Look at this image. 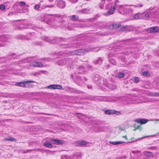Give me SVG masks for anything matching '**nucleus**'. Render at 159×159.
Returning <instances> with one entry per match:
<instances>
[{"label":"nucleus","mask_w":159,"mask_h":159,"mask_svg":"<svg viewBox=\"0 0 159 159\" xmlns=\"http://www.w3.org/2000/svg\"><path fill=\"white\" fill-rule=\"evenodd\" d=\"M41 39L45 41L51 43H57L58 41L60 40L61 42L66 40V39L64 38H55L53 39L52 38H50L46 36L42 37Z\"/></svg>","instance_id":"f257e3e1"},{"label":"nucleus","mask_w":159,"mask_h":159,"mask_svg":"<svg viewBox=\"0 0 159 159\" xmlns=\"http://www.w3.org/2000/svg\"><path fill=\"white\" fill-rule=\"evenodd\" d=\"M43 145L46 146L47 147L49 148H52L53 147L52 144L48 142H46L44 143H43Z\"/></svg>","instance_id":"7c9ffc66"},{"label":"nucleus","mask_w":159,"mask_h":159,"mask_svg":"<svg viewBox=\"0 0 159 159\" xmlns=\"http://www.w3.org/2000/svg\"><path fill=\"white\" fill-rule=\"evenodd\" d=\"M58 2L57 3V6L61 8H63L66 6V2L62 0H57Z\"/></svg>","instance_id":"4468645a"},{"label":"nucleus","mask_w":159,"mask_h":159,"mask_svg":"<svg viewBox=\"0 0 159 159\" xmlns=\"http://www.w3.org/2000/svg\"><path fill=\"white\" fill-rule=\"evenodd\" d=\"M90 143L89 142L83 140L77 141L75 143L76 145L80 146H89Z\"/></svg>","instance_id":"6e6552de"},{"label":"nucleus","mask_w":159,"mask_h":159,"mask_svg":"<svg viewBox=\"0 0 159 159\" xmlns=\"http://www.w3.org/2000/svg\"><path fill=\"white\" fill-rule=\"evenodd\" d=\"M87 88L89 89H92V87L91 85H88Z\"/></svg>","instance_id":"6e6d98bb"},{"label":"nucleus","mask_w":159,"mask_h":159,"mask_svg":"<svg viewBox=\"0 0 159 159\" xmlns=\"http://www.w3.org/2000/svg\"><path fill=\"white\" fill-rule=\"evenodd\" d=\"M127 10L129 11L130 12H132V9L129 8H128L127 9Z\"/></svg>","instance_id":"bf43d9fd"},{"label":"nucleus","mask_w":159,"mask_h":159,"mask_svg":"<svg viewBox=\"0 0 159 159\" xmlns=\"http://www.w3.org/2000/svg\"><path fill=\"white\" fill-rule=\"evenodd\" d=\"M124 75L121 72L117 74V76L120 78H123L124 77Z\"/></svg>","instance_id":"c9c22d12"},{"label":"nucleus","mask_w":159,"mask_h":159,"mask_svg":"<svg viewBox=\"0 0 159 159\" xmlns=\"http://www.w3.org/2000/svg\"><path fill=\"white\" fill-rule=\"evenodd\" d=\"M156 89H159V82H157L156 84V86L155 87Z\"/></svg>","instance_id":"de8ad7c7"},{"label":"nucleus","mask_w":159,"mask_h":159,"mask_svg":"<svg viewBox=\"0 0 159 159\" xmlns=\"http://www.w3.org/2000/svg\"><path fill=\"white\" fill-rule=\"evenodd\" d=\"M82 11V12L84 13H89V10L86 8H84L83 9Z\"/></svg>","instance_id":"e433bc0d"},{"label":"nucleus","mask_w":159,"mask_h":159,"mask_svg":"<svg viewBox=\"0 0 159 159\" xmlns=\"http://www.w3.org/2000/svg\"><path fill=\"white\" fill-rule=\"evenodd\" d=\"M93 80L98 85H99L101 84H103L105 82V79L101 77L98 74L94 75L93 77Z\"/></svg>","instance_id":"20e7f679"},{"label":"nucleus","mask_w":159,"mask_h":159,"mask_svg":"<svg viewBox=\"0 0 159 159\" xmlns=\"http://www.w3.org/2000/svg\"><path fill=\"white\" fill-rule=\"evenodd\" d=\"M78 74H86L87 71L86 68L82 66H79L77 67Z\"/></svg>","instance_id":"f8f14e48"},{"label":"nucleus","mask_w":159,"mask_h":159,"mask_svg":"<svg viewBox=\"0 0 159 159\" xmlns=\"http://www.w3.org/2000/svg\"><path fill=\"white\" fill-rule=\"evenodd\" d=\"M150 95L152 96L157 97L159 96V92L151 93H150Z\"/></svg>","instance_id":"f704fd0d"},{"label":"nucleus","mask_w":159,"mask_h":159,"mask_svg":"<svg viewBox=\"0 0 159 159\" xmlns=\"http://www.w3.org/2000/svg\"><path fill=\"white\" fill-rule=\"evenodd\" d=\"M127 29V27L125 26H122L120 28L121 30L124 31Z\"/></svg>","instance_id":"a19ab883"},{"label":"nucleus","mask_w":159,"mask_h":159,"mask_svg":"<svg viewBox=\"0 0 159 159\" xmlns=\"http://www.w3.org/2000/svg\"><path fill=\"white\" fill-rule=\"evenodd\" d=\"M102 98L100 100L101 101H105V100L104 99H103V98Z\"/></svg>","instance_id":"0e129e2a"},{"label":"nucleus","mask_w":159,"mask_h":159,"mask_svg":"<svg viewBox=\"0 0 159 159\" xmlns=\"http://www.w3.org/2000/svg\"><path fill=\"white\" fill-rule=\"evenodd\" d=\"M154 8V7H150L149 8L147 9V11H149L150 10H153Z\"/></svg>","instance_id":"13d9d810"},{"label":"nucleus","mask_w":159,"mask_h":159,"mask_svg":"<svg viewBox=\"0 0 159 159\" xmlns=\"http://www.w3.org/2000/svg\"><path fill=\"white\" fill-rule=\"evenodd\" d=\"M76 82L78 85L81 86L83 83V81L81 78L80 77H78L77 79Z\"/></svg>","instance_id":"bb28decb"},{"label":"nucleus","mask_w":159,"mask_h":159,"mask_svg":"<svg viewBox=\"0 0 159 159\" xmlns=\"http://www.w3.org/2000/svg\"><path fill=\"white\" fill-rule=\"evenodd\" d=\"M33 150H32V149H29V150H26L25 151L24 150H21V152L22 153H26L28 152H31Z\"/></svg>","instance_id":"58836bf2"},{"label":"nucleus","mask_w":159,"mask_h":159,"mask_svg":"<svg viewBox=\"0 0 159 159\" xmlns=\"http://www.w3.org/2000/svg\"><path fill=\"white\" fill-rule=\"evenodd\" d=\"M64 61V59H60L57 61V63L59 66L64 65H65V61Z\"/></svg>","instance_id":"c756f323"},{"label":"nucleus","mask_w":159,"mask_h":159,"mask_svg":"<svg viewBox=\"0 0 159 159\" xmlns=\"http://www.w3.org/2000/svg\"><path fill=\"white\" fill-rule=\"evenodd\" d=\"M87 48L85 49H80L74 50L71 52L72 55H83L85 54V52H89Z\"/></svg>","instance_id":"39448f33"},{"label":"nucleus","mask_w":159,"mask_h":159,"mask_svg":"<svg viewBox=\"0 0 159 159\" xmlns=\"http://www.w3.org/2000/svg\"><path fill=\"white\" fill-rule=\"evenodd\" d=\"M103 85L107 87L109 89H113L116 88V86L115 85L111 84L110 83H107L106 79H105V82H103Z\"/></svg>","instance_id":"9b49d317"},{"label":"nucleus","mask_w":159,"mask_h":159,"mask_svg":"<svg viewBox=\"0 0 159 159\" xmlns=\"http://www.w3.org/2000/svg\"><path fill=\"white\" fill-rule=\"evenodd\" d=\"M110 5L111 4L110 3H108V4H107V5H106V8L107 9H108L109 7V6H110Z\"/></svg>","instance_id":"603ef678"},{"label":"nucleus","mask_w":159,"mask_h":159,"mask_svg":"<svg viewBox=\"0 0 159 159\" xmlns=\"http://www.w3.org/2000/svg\"><path fill=\"white\" fill-rule=\"evenodd\" d=\"M19 3L21 6H24L26 4V3L25 2L23 1L20 2Z\"/></svg>","instance_id":"49530a36"},{"label":"nucleus","mask_w":159,"mask_h":159,"mask_svg":"<svg viewBox=\"0 0 159 159\" xmlns=\"http://www.w3.org/2000/svg\"><path fill=\"white\" fill-rule=\"evenodd\" d=\"M67 60H68V58H64V61H65V64H67V62H68L69 61H67Z\"/></svg>","instance_id":"8fccbe9b"},{"label":"nucleus","mask_w":159,"mask_h":159,"mask_svg":"<svg viewBox=\"0 0 159 159\" xmlns=\"http://www.w3.org/2000/svg\"><path fill=\"white\" fill-rule=\"evenodd\" d=\"M105 113L107 115H113L116 114L119 115L120 112L114 110L108 109L105 111Z\"/></svg>","instance_id":"9d476101"},{"label":"nucleus","mask_w":159,"mask_h":159,"mask_svg":"<svg viewBox=\"0 0 159 159\" xmlns=\"http://www.w3.org/2000/svg\"><path fill=\"white\" fill-rule=\"evenodd\" d=\"M141 74L142 75L145 76H148L150 75V72L149 71H144L142 72Z\"/></svg>","instance_id":"473e14b6"},{"label":"nucleus","mask_w":159,"mask_h":159,"mask_svg":"<svg viewBox=\"0 0 159 159\" xmlns=\"http://www.w3.org/2000/svg\"><path fill=\"white\" fill-rule=\"evenodd\" d=\"M5 140H9L11 141H13L15 140V139L12 138H8L5 139Z\"/></svg>","instance_id":"ea45409f"},{"label":"nucleus","mask_w":159,"mask_h":159,"mask_svg":"<svg viewBox=\"0 0 159 159\" xmlns=\"http://www.w3.org/2000/svg\"><path fill=\"white\" fill-rule=\"evenodd\" d=\"M67 61L69 62H67V65L69 66H72L74 65H75V62L73 60L70 58H68Z\"/></svg>","instance_id":"4be33fe9"},{"label":"nucleus","mask_w":159,"mask_h":159,"mask_svg":"<svg viewBox=\"0 0 159 159\" xmlns=\"http://www.w3.org/2000/svg\"><path fill=\"white\" fill-rule=\"evenodd\" d=\"M75 43H69L66 44H61L60 45L61 48H66L70 47H75Z\"/></svg>","instance_id":"2eb2a0df"},{"label":"nucleus","mask_w":159,"mask_h":159,"mask_svg":"<svg viewBox=\"0 0 159 159\" xmlns=\"http://www.w3.org/2000/svg\"><path fill=\"white\" fill-rule=\"evenodd\" d=\"M25 39H26L27 40H29L30 39V38H27V37L25 38Z\"/></svg>","instance_id":"69168bd1"},{"label":"nucleus","mask_w":159,"mask_h":159,"mask_svg":"<svg viewBox=\"0 0 159 159\" xmlns=\"http://www.w3.org/2000/svg\"><path fill=\"white\" fill-rule=\"evenodd\" d=\"M70 18L72 20H79L78 16H77L75 15H73L71 16H70ZM80 20V21L81 22H83V20Z\"/></svg>","instance_id":"393cba45"},{"label":"nucleus","mask_w":159,"mask_h":159,"mask_svg":"<svg viewBox=\"0 0 159 159\" xmlns=\"http://www.w3.org/2000/svg\"><path fill=\"white\" fill-rule=\"evenodd\" d=\"M54 7V5H47L46 6V7Z\"/></svg>","instance_id":"864d4df0"},{"label":"nucleus","mask_w":159,"mask_h":159,"mask_svg":"<svg viewBox=\"0 0 159 159\" xmlns=\"http://www.w3.org/2000/svg\"><path fill=\"white\" fill-rule=\"evenodd\" d=\"M157 148V147L155 146H152L148 148V149L155 150Z\"/></svg>","instance_id":"37998d69"},{"label":"nucleus","mask_w":159,"mask_h":159,"mask_svg":"<svg viewBox=\"0 0 159 159\" xmlns=\"http://www.w3.org/2000/svg\"><path fill=\"white\" fill-rule=\"evenodd\" d=\"M143 4H139L138 5V6L139 7H142L143 6Z\"/></svg>","instance_id":"052dcab7"},{"label":"nucleus","mask_w":159,"mask_h":159,"mask_svg":"<svg viewBox=\"0 0 159 159\" xmlns=\"http://www.w3.org/2000/svg\"><path fill=\"white\" fill-rule=\"evenodd\" d=\"M144 155L148 157H151L153 156V154L151 152L145 151L143 152Z\"/></svg>","instance_id":"a878e982"},{"label":"nucleus","mask_w":159,"mask_h":159,"mask_svg":"<svg viewBox=\"0 0 159 159\" xmlns=\"http://www.w3.org/2000/svg\"><path fill=\"white\" fill-rule=\"evenodd\" d=\"M135 121L141 124H144L148 122V120L145 119L139 118L136 119Z\"/></svg>","instance_id":"a211bd4d"},{"label":"nucleus","mask_w":159,"mask_h":159,"mask_svg":"<svg viewBox=\"0 0 159 159\" xmlns=\"http://www.w3.org/2000/svg\"><path fill=\"white\" fill-rule=\"evenodd\" d=\"M62 16L60 14H46L44 16V20H48V23L52 22L56 20V18H61Z\"/></svg>","instance_id":"7ed1b4c3"},{"label":"nucleus","mask_w":159,"mask_h":159,"mask_svg":"<svg viewBox=\"0 0 159 159\" xmlns=\"http://www.w3.org/2000/svg\"><path fill=\"white\" fill-rule=\"evenodd\" d=\"M5 8V6L2 4L0 6V9L2 10H3Z\"/></svg>","instance_id":"c03bdc74"},{"label":"nucleus","mask_w":159,"mask_h":159,"mask_svg":"<svg viewBox=\"0 0 159 159\" xmlns=\"http://www.w3.org/2000/svg\"><path fill=\"white\" fill-rule=\"evenodd\" d=\"M34 82H36L31 80L23 82H16L15 84V85L17 86L26 88L30 87V85L29 84V83H32Z\"/></svg>","instance_id":"423d86ee"},{"label":"nucleus","mask_w":159,"mask_h":159,"mask_svg":"<svg viewBox=\"0 0 159 159\" xmlns=\"http://www.w3.org/2000/svg\"><path fill=\"white\" fill-rule=\"evenodd\" d=\"M10 41L11 39L8 37L4 35H2L0 37V46H4L6 45L7 42Z\"/></svg>","instance_id":"0eeeda50"},{"label":"nucleus","mask_w":159,"mask_h":159,"mask_svg":"<svg viewBox=\"0 0 159 159\" xmlns=\"http://www.w3.org/2000/svg\"><path fill=\"white\" fill-rule=\"evenodd\" d=\"M133 153H139L140 152L139 151H134L132 152Z\"/></svg>","instance_id":"09e8293b"},{"label":"nucleus","mask_w":159,"mask_h":159,"mask_svg":"<svg viewBox=\"0 0 159 159\" xmlns=\"http://www.w3.org/2000/svg\"><path fill=\"white\" fill-rule=\"evenodd\" d=\"M89 50V52H90L95 51L96 52H98L100 50V48L98 47L92 48H87Z\"/></svg>","instance_id":"b1692460"},{"label":"nucleus","mask_w":159,"mask_h":159,"mask_svg":"<svg viewBox=\"0 0 159 159\" xmlns=\"http://www.w3.org/2000/svg\"><path fill=\"white\" fill-rule=\"evenodd\" d=\"M134 81L136 82H138L139 81V79L138 77H135L134 79Z\"/></svg>","instance_id":"a18cd8bd"},{"label":"nucleus","mask_w":159,"mask_h":159,"mask_svg":"<svg viewBox=\"0 0 159 159\" xmlns=\"http://www.w3.org/2000/svg\"><path fill=\"white\" fill-rule=\"evenodd\" d=\"M40 7V6L39 4L36 5L34 6V9L36 10H38Z\"/></svg>","instance_id":"79ce46f5"},{"label":"nucleus","mask_w":159,"mask_h":159,"mask_svg":"<svg viewBox=\"0 0 159 159\" xmlns=\"http://www.w3.org/2000/svg\"><path fill=\"white\" fill-rule=\"evenodd\" d=\"M78 116H77V117L80 119L84 120V118L86 117V116L81 113H78Z\"/></svg>","instance_id":"c85d7f7f"},{"label":"nucleus","mask_w":159,"mask_h":159,"mask_svg":"<svg viewBox=\"0 0 159 159\" xmlns=\"http://www.w3.org/2000/svg\"><path fill=\"white\" fill-rule=\"evenodd\" d=\"M148 31L151 33L159 32V27L155 26L152 27L148 29Z\"/></svg>","instance_id":"f3484780"},{"label":"nucleus","mask_w":159,"mask_h":159,"mask_svg":"<svg viewBox=\"0 0 159 159\" xmlns=\"http://www.w3.org/2000/svg\"><path fill=\"white\" fill-rule=\"evenodd\" d=\"M106 0H102L101 2L100 3V7L101 8L103 9L104 7V5L105 2Z\"/></svg>","instance_id":"72a5a7b5"},{"label":"nucleus","mask_w":159,"mask_h":159,"mask_svg":"<svg viewBox=\"0 0 159 159\" xmlns=\"http://www.w3.org/2000/svg\"><path fill=\"white\" fill-rule=\"evenodd\" d=\"M119 1L118 0H115L113 3V6L112 7L115 9L123 8V6L122 5H120L119 4Z\"/></svg>","instance_id":"ddd939ff"},{"label":"nucleus","mask_w":159,"mask_h":159,"mask_svg":"<svg viewBox=\"0 0 159 159\" xmlns=\"http://www.w3.org/2000/svg\"><path fill=\"white\" fill-rule=\"evenodd\" d=\"M109 62L113 65H115L116 62L115 59H111L109 60Z\"/></svg>","instance_id":"4c0bfd02"},{"label":"nucleus","mask_w":159,"mask_h":159,"mask_svg":"<svg viewBox=\"0 0 159 159\" xmlns=\"http://www.w3.org/2000/svg\"><path fill=\"white\" fill-rule=\"evenodd\" d=\"M39 74L38 73H36L34 74V75L35 76H38V75Z\"/></svg>","instance_id":"e2e57ef3"},{"label":"nucleus","mask_w":159,"mask_h":159,"mask_svg":"<svg viewBox=\"0 0 159 159\" xmlns=\"http://www.w3.org/2000/svg\"><path fill=\"white\" fill-rule=\"evenodd\" d=\"M66 155H65L64 156H61V157L63 159H66Z\"/></svg>","instance_id":"680f3d73"},{"label":"nucleus","mask_w":159,"mask_h":159,"mask_svg":"<svg viewBox=\"0 0 159 159\" xmlns=\"http://www.w3.org/2000/svg\"><path fill=\"white\" fill-rule=\"evenodd\" d=\"M102 62V60L101 57H99L96 60L94 61L93 62L95 65H101Z\"/></svg>","instance_id":"5701e85b"},{"label":"nucleus","mask_w":159,"mask_h":159,"mask_svg":"<svg viewBox=\"0 0 159 159\" xmlns=\"http://www.w3.org/2000/svg\"><path fill=\"white\" fill-rule=\"evenodd\" d=\"M115 9L112 7H111L107 12L104 14V15L106 16H108L111 15L113 14L114 13V10Z\"/></svg>","instance_id":"dca6fc26"},{"label":"nucleus","mask_w":159,"mask_h":159,"mask_svg":"<svg viewBox=\"0 0 159 159\" xmlns=\"http://www.w3.org/2000/svg\"><path fill=\"white\" fill-rule=\"evenodd\" d=\"M46 88L49 89H62V87L61 85L59 84H52L47 86Z\"/></svg>","instance_id":"1a4fd4ad"},{"label":"nucleus","mask_w":159,"mask_h":159,"mask_svg":"<svg viewBox=\"0 0 159 159\" xmlns=\"http://www.w3.org/2000/svg\"><path fill=\"white\" fill-rule=\"evenodd\" d=\"M35 58V57H32L28 58L27 59V61L30 62V66L35 67H41L43 66V64L42 62L34 61Z\"/></svg>","instance_id":"f03ea898"},{"label":"nucleus","mask_w":159,"mask_h":159,"mask_svg":"<svg viewBox=\"0 0 159 159\" xmlns=\"http://www.w3.org/2000/svg\"><path fill=\"white\" fill-rule=\"evenodd\" d=\"M70 1L72 3L76 2L78 1V0H70Z\"/></svg>","instance_id":"3c124183"},{"label":"nucleus","mask_w":159,"mask_h":159,"mask_svg":"<svg viewBox=\"0 0 159 159\" xmlns=\"http://www.w3.org/2000/svg\"><path fill=\"white\" fill-rule=\"evenodd\" d=\"M4 77L3 75L0 74V80H3L4 79Z\"/></svg>","instance_id":"5fc2aeb1"},{"label":"nucleus","mask_w":159,"mask_h":159,"mask_svg":"<svg viewBox=\"0 0 159 159\" xmlns=\"http://www.w3.org/2000/svg\"><path fill=\"white\" fill-rule=\"evenodd\" d=\"M124 142L122 141H118V142H113L112 141H110V143L111 144H113V145H118L119 144H120L124 143Z\"/></svg>","instance_id":"2f4dec72"},{"label":"nucleus","mask_w":159,"mask_h":159,"mask_svg":"<svg viewBox=\"0 0 159 159\" xmlns=\"http://www.w3.org/2000/svg\"><path fill=\"white\" fill-rule=\"evenodd\" d=\"M121 26V25L120 23H114L110 26V29H116L119 28Z\"/></svg>","instance_id":"412c9836"},{"label":"nucleus","mask_w":159,"mask_h":159,"mask_svg":"<svg viewBox=\"0 0 159 159\" xmlns=\"http://www.w3.org/2000/svg\"><path fill=\"white\" fill-rule=\"evenodd\" d=\"M92 66H89V65H88V66H87V67H89V68H91V67Z\"/></svg>","instance_id":"774afa93"},{"label":"nucleus","mask_w":159,"mask_h":159,"mask_svg":"<svg viewBox=\"0 0 159 159\" xmlns=\"http://www.w3.org/2000/svg\"><path fill=\"white\" fill-rule=\"evenodd\" d=\"M143 14L139 13L135 14L133 16V19H142L143 18Z\"/></svg>","instance_id":"aec40b11"},{"label":"nucleus","mask_w":159,"mask_h":159,"mask_svg":"<svg viewBox=\"0 0 159 159\" xmlns=\"http://www.w3.org/2000/svg\"><path fill=\"white\" fill-rule=\"evenodd\" d=\"M155 136V135H151L150 136L151 137H154V136Z\"/></svg>","instance_id":"338daca9"},{"label":"nucleus","mask_w":159,"mask_h":159,"mask_svg":"<svg viewBox=\"0 0 159 159\" xmlns=\"http://www.w3.org/2000/svg\"><path fill=\"white\" fill-rule=\"evenodd\" d=\"M141 14H143V18H142V19H148L149 18V15L148 12L141 13Z\"/></svg>","instance_id":"cd10ccee"},{"label":"nucleus","mask_w":159,"mask_h":159,"mask_svg":"<svg viewBox=\"0 0 159 159\" xmlns=\"http://www.w3.org/2000/svg\"><path fill=\"white\" fill-rule=\"evenodd\" d=\"M150 120L152 121H159V119H151Z\"/></svg>","instance_id":"4d7b16f0"},{"label":"nucleus","mask_w":159,"mask_h":159,"mask_svg":"<svg viewBox=\"0 0 159 159\" xmlns=\"http://www.w3.org/2000/svg\"><path fill=\"white\" fill-rule=\"evenodd\" d=\"M52 141L55 144H63L64 143L63 141L57 139H52Z\"/></svg>","instance_id":"6ab92c4d"}]
</instances>
